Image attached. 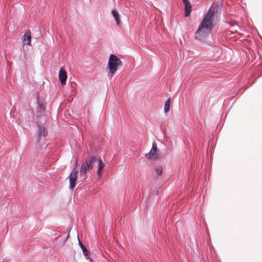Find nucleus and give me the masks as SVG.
<instances>
[{
    "instance_id": "nucleus-8",
    "label": "nucleus",
    "mask_w": 262,
    "mask_h": 262,
    "mask_svg": "<svg viewBox=\"0 0 262 262\" xmlns=\"http://www.w3.org/2000/svg\"><path fill=\"white\" fill-rule=\"evenodd\" d=\"M97 162L98 163V169L97 171V176L99 177V178L100 179L101 177V176H102V169H103V167H104L105 164L100 158H99L98 159H97Z\"/></svg>"
},
{
    "instance_id": "nucleus-2",
    "label": "nucleus",
    "mask_w": 262,
    "mask_h": 262,
    "mask_svg": "<svg viewBox=\"0 0 262 262\" xmlns=\"http://www.w3.org/2000/svg\"><path fill=\"white\" fill-rule=\"evenodd\" d=\"M97 162V158L95 156H90L84 159L80 169V176L84 179H86L87 172L93 168Z\"/></svg>"
},
{
    "instance_id": "nucleus-1",
    "label": "nucleus",
    "mask_w": 262,
    "mask_h": 262,
    "mask_svg": "<svg viewBox=\"0 0 262 262\" xmlns=\"http://www.w3.org/2000/svg\"><path fill=\"white\" fill-rule=\"evenodd\" d=\"M214 12L210 8L206 13L195 33V38L199 40L206 38L211 32L214 19Z\"/></svg>"
},
{
    "instance_id": "nucleus-9",
    "label": "nucleus",
    "mask_w": 262,
    "mask_h": 262,
    "mask_svg": "<svg viewBox=\"0 0 262 262\" xmlns=\"http://www.w3.org/2000/svg\"><path fill=\"white\" fill-rule=\"evenodd\" d=\"M31 32L30 31H27L26 32L24 35V38L23 39V41L24 44L31 45Z\"/></svg>"
},
{
    "instance_id": "nucleus-10",
    "label": "nucleus",
    "mask_w": 262,
    "mask_h": 262,
    "mask_svg": "<svg viewBox=\"0 0 262 262\" xmlns=\"http://www.w3.org/2000/svg\"><path fill=\"white\" fill-rule=\"evenodd\" d=\"M112 14L113 17H114V18L115 19L116 24L118 26L120 25V24H121V20L120 19V15H119V13L118 12V11L117 10H113L112 11Z\"/></svg>"
},
{
    "instance_id": "nucleus-4",
    "label": "nucleus",
    "mask_w": 262,
    "mask_h": 262,
    "mask_svg": "<svg viewBox=\"0 0 262 262\" xmlns=\"http://www.w3.org/2000/svg\"><path fill=\"white\" fill-rule=\"evenodd\" d=\"M145 157L147 159L154 160H157L160 158V154L156 142L152 143L151 150L148 154L145 155Z\"/></svg>"
},
{
    "instance_id": "nucleus-14",
    "label": "nucleus",
    "mask_w": 262,
    "mask_h": 262,
    "mask_svg": "<svg viewBox=\"0 0 262 262\" xmlns=\"http://www.w3.org/2000/svg\"><path fill=\"white\" fill-rule=\"evenodd\" d=\"M38 104L39 105L40 108H41L43 111L46 109V103L42 100L38 99Z\"/></svg>"
},
{
    "instance_id": "nucleus-13",
    "label": "nucleus",
    "mask_w": 262,
    "mask_h": 262,
    "mask_svg": "<svg viewBox=\"0 0 262 262\" xmlns=\"http://www.w3.org/2000/svg\"><path fill=\"white\" fill-rule=\"evenodd\" d=\"M170 104V99H169L166 101L165 104H164V109L165 113H166L169 111Z\"/></svg>"
},
{
    "instance_id": "nucleus-5",
    "label": "nucleus",
    "mask_w": 262,
    "mask_h": 262,
    "mask_svg": "<svg viewBox=\"0 0 262 262\" xmlns=\"http://www.w3.org/2000/svg\"><path fill=\"white\" fill-rule=\"evenodd\" d=\"M77 174H78V169L76 167H75L72 169V170L70 174V178H69V182H70L69 188L71 190H73L74 189V188L75 187L76 181H77Z\"/></svg>"
},
{
    "instance_id": "nucleus-12",
    "label": "nucleus",
    "mask_w": 262,
    "mask_h": 262,
    "mask_svg": "<svg viewBox=\"0 0 262 262\" xmlns=\"http://www.w3.org/2000/svg\"><path fill=\"white\" fill-rule=\"evenodd\" d=\"M79 246L81 247L84 256L88 257L89 254H90V252L80 241H79Z\"/></svg>"
},
{
    "instance_id": "nucleus-15",
    "label": "nucleus",
    "mask_w": 262,
    "mask_h": 262,
    "mask_svg": "<svg viewBox=\"0 0 262 262\" xmlns=\"http://www.w3.org/2000/svg\"><path fill=\"white\" fill-rule=\"evenodd\" d=\"M156 171L158 175L160 176L162 174L163 171V168L162 167H158L156 168Z\"/></svg>"
},
{
    "instance_id": "nucleus-11",
    "label": "nucleus",
    "mask_w": 262,
    "mask_h": 262,
    "mask_svg": "<svg viewBox=\"0 0 262 262\" xmlns=\"http://www.w3.org/2000/svg\"><path fill=\"white\" fill-rule=\"evenodd\" d=\"M38 136L40 137L41 136L46 137L47 135V132L46 131L45 128L40 124H38Z\"/></svg>"
},
{
    "instance_id": "nucleus-16",
    "label": "nucleus",
    "mask_w": 262,
    "mask_h": 262,
    "mask_svg": "<svg viewBox=\"0 0 262 262\" xmlns=\"http://www.w3.org/2000/svg\"><path fill=\"white\" fill-rule=\"evenodd\" d=\"M88 258L89 259V260L91 262H93V260L91 258H90V257H88Z\"/></svg>"
},
{
    "instance_id": "nucleus-3",
    "label": "nucleus",
    "mask_w": 262,
    "mask_h": 262,
    "mask_svg": "<svg viewBox=\"0 0 262 262\" xmlns=\"http://www.w3.org/2000/svg\"><path fill=\"white\" fill-rule=\"evenodd\" d=\"M122 64L121 60L118 58L116 55L111 54L110 56L108 66L110 72L108 76L112 77L117 71L118 66Z\"/></svg>"
},
{
    "instance_id": "nucleus-6",
    "label": "nucleus",
    "mask_w": 262,
    "mask_h": 262,
    "mask_svg": "<svg viewBox=\"0 0 262 262\" xmlns=\"http://www.w3.org/2000/svg\"><path fill=\"white\" fill-rule=\"evenodd\" d=\"M59 78L62 85L66 83L67 79V75L66 71L63 68H61L59 72Z\"/></svg>"
},
{
    "instance_id": "nucleus-7",
    "label": "nucleus",
    "mask_w": 262,
    "mask_h": 262,
    "mask_svg": "<svg viewBox=\"0 0 262 262\" xmlns=\"http://www.w3.org/2000/svg\"><path fill=\"white\" fill-rule=\"evenodd\" d=\"M185 5V15L188 16L191 12V5L188 0H182Z\"/></svg>"
}]
</instances>
